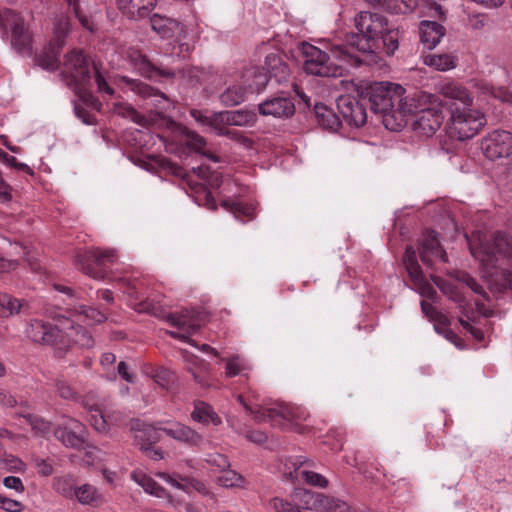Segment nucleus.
Listing matches in <instances>:
<instances>
[{
	"label": "nucleus",
	"instance_id": "obj_1",
	"mask_svg": "<svg viewBox=\"0 0 512 512\" xmlns=\"http://www.w3.org/2000/svg\"><path fill=\"white\" fill-rule=\"evenodd\" d=\"M355 26L359 33L349 35L345 44L332 46L331 53L335 60L360 66L363 63L361 56L374 52L388 23L381 14L362 11L355 17Z\"/></svg>",
	"mask_w": 512,
	"mask_h": 512
},
{
	"label": "nucleus",
	"instance_id": "obj_2",
	"mask_svg": "<svg viewBox=\"0 0 512 512\" xmlns=\"http://www.w3.org/2000/svg\"><path fill=\"white\" fill-rule=\"evenodd\" d=\"M470 251L492 277V291H512V243L506 234L496 232L489 240H480L478 246L470 244Z\"/></svg>",
	"mask_w": 512,
	"mask_h": 512
},
{
	"label": "nucleus",
	"instance_id": "obj_3",
	"mask_svg": "<svg viewBox=\"0 0 512 512\" xmlns=\"http://www.w3.org/2000/svg\"><path fill=\"white\" fill-rule=\"evenodd\" d=\"M405 89L395 83L375 82L369 87V103L375 113L383 116L382 123L384 128L392 126L391 119L396 118V114H405L411 112L406 108L404 100Z\"/></svg>",
	"mask_w": 512,
	"mask_h": 512
},
{
	"label": "nucleus",
	"instance_id": "obj_4",
	"mask_svg": "<svg viewBox=\"0 0 512 512\" xmlns=\"http://www.w3.org/2000/svg\"><path fill=\"white\" fill-rule=\"evenodd\" d=\"M10 32L12 47L23 56L32 55V37L25 27L23 17L8 9H0V35L4 38Z\"/></svg>",
	"mask_w": 512,
	"mask_h": 512
},
{
	"label": "nucleus",
	"instance_id": "obj_5",
	"mask_svg": "<svg viewBox=\"0 0 512 512\" xmlns=\"http://www.w3.org/2000/svg\"><path fill=\"white\" fill-rule=\"evenodd\" d=\"M60 77L76 94L85 98L92 97L85 91L82 93L90 80V70L88 60L81 50H72L64 56Z\"/></svg>",
	"mask_w": 512,
	"mask_h": 512
},
{
	"label": "nucleus",
	"instance_id": "obj_6",
	"mask_svg": "<svg viewBox=\"0 0 512 512\" xmlns=\"http://www.w3.org/2000/svg\"><path fill=\"white\" fill-rule=\"evenodd\" d=\"M301 53L304 58L303 69L307 74L320 77L342 76V64L345 63L339 60H337L339 63L331 62L330 57L334 58L331 52L329 55L318 47L307 42H303L301 44Z\"/></svg>",
	"mask_w": 512,
	"mask_h": 512
},
{
	"label": "nucleus",
	"instance_id": "obj_7",
	"mask_svg": "<svg viewBox=\"0 0 512 512\" xmlns=\"http://www.w3.org/2000/svg\"><path fill=\"white\" fill-rule=\"evenodd\" d=\"M116 259V253L112 249L101 250L92 249L78 253L75 257V262L79 269L86 275L93 279H104L106 273L104 266L107 263H112Z\"/></svg>",
	"mask_w": 512,
	"mask_h": 512
},
{
	"label": "nucleus",
	"instance_id": "obj_8",
	"mask_svg": "<svg viewBox=\"0 0 512 512\" xmlns=\"http://www.w3.org/2000/svg\"><path fill=\"white\" fill-rule=\"evenodd\" d=\"M53 434L65 447L80 450L85 446L87 430L75 418L63 415Z\"/></svg>",
	"mask_w": 512,
	"mask_h": 512
},
{
	"label": "nucleus",
	"instance_id": "obj_9",
	"mask_svg": "<svg viewBox=\"0 0 512 512\" xmlns=\"http://www.w3.org/2000/svg\"><path fill=\"white\" fill-rule=\"evenodd\" d=\"M303 466L311 467L312 462L304 456L289 458L285 463L286 470L284 476L292 482L299 481L300 478H302L311 486L320 488H326L328 486L329 482L324 476L313 471L302 470L301 468Z\"/></svg>",
	"mask_w": 512,
	"mask_h": 512
},
{
	"label": "nucleus",
	"instance_id": "obj_10",
	"mask_svg": "<svg viewBox=\"0 0 512 512\" xmlns=\"http://www.w3.org/2000/svg\"><path fill=\"white\" fill-rule=\"evenodd\" d=\"M297 495L303 496L304 505L302 508L304 509L316 512H354L346 502L323 493L303 490L296 493Z\"/></svg>",
	"mask_w": 512,
	"mask_h": 512
},
{
	"label": "nucleus",
	"instance_id": "obj_11",
	"mask_svg": "<svg viewBox=\"0 0 512 512\" xmlns=\"http://www.w3.org/2000/svg\"><path fill=\"white\" fill-rule=\"evenodd\" d=\"M481 147L490 160L507 157L512 153V133L510 130H491L483 138Z\"/></svg>",
	"mask_w": 512,
	"mask_h": 512
},
{
	"label": "nucleus",
	"instance_id": "obj_12",
	"mask_svg": "<svg viewBox=\"0 0 512 512\" xmlns=\"http://www.w3.org/2000/svg\"><path fill=\"white\" fill-rule=\"evenodd\" d=\"M151 313L156 317L163 318L171 326L176 327L183 331H188V334L196 333L202 324L204 316L195 309H183L179 313L164 314L158 308H153Z\"/></svg>",
	"mask_w": 512,
	"mask_h": 512
},
{
	"label": "nucleus",
	"instance_id": "obj_13",
	"mask_svg": "<svg viewBox=\"0 0 512 512\" xmlns=\"http://www.w3.org/2000/svg\"><path fill=\"white\" fill-rule=\"evenodd\" d=\"M27 335L33 342L55 345L61 338V331L50 323L33 320L27 328Z\"/></svg>",
	"mask_w": 512,
	"mask_h": 512
},
{
	"label": "nucleus",
	"instance_id": "obj_14",
	"mask_svg": "<svg viewBox=\"0 0 512 512\" xmlns=\"http://www.w3.org/2000/svg\"><path fill=\"white\" fill-rule=\"evenodd\" d=\"M259 112L264 116L289 118L295 113V105L287 97H274L259 104Z\"/></svg>",
	"mask_w": 512,
	"mask_h": 512
},
{
	"label": "nucleus",
	"instance_id": "obj_15",
	"mask_svg": "<svg viewBox=\"0 0 512 512\" xmlns=\"http://www.w3.org/2000/svg\"><path fill=\"white\" fill-rule=\"evenodd\" d=\"M130 64L144 77L153 78L159 75L165 78H173L175 73L171 70H164L156 67L146 55L139 51H131L129 53Z\"/></svg>",
	"mask_w": 512,
	"mask_h": 512
},
{
	"label": "nucleus",
	"instance_id": "obj_16",
	"mask_svg": "<svg viewBox=\"0 0 512 512\" xmlns=\"http://www.w3.org/2000/svg\"><path fill=\"white\" fill-rule=\"evenodd\" d=\"M338 107H342L341 114L347 125L360 128L366 124L367 114L365 107L358 101L353 103L348 101V99L339 98Z\"/></svg>",
	"mask_w": 512,
	"mask_h": 512
},
{
	"label": "nucleus",
	"instance_id": "obj_17",
	"mask_svg": "<svg viewBox=\"0 0 512 512\" xmlns=\"http://www.w3.org/2000/svg\"><path fill=\"white\" fill-rule=\"evenodd\" d=\"M156 6V0H118L120 11L131 20L147 17Z\"/></svg>",
	"mask_w": 512,
	"mask_h": 512
},
{
	"label": "nucleus",
	"instance_id": "obj_18",
	"mask_svg": "<svg viewBox=\"0 0 512 512\" xmlns=\"http://www.w3.org/2000/svg\"><path fill=\"white\" fill-rule=\"evenodd\" d=\"M159 429L173 439L189 446H199L203 440L202 436L197 431L179 422L171 423L169 426L159 427Z\"/></svg>",
	"mask_w": 512,
	"mask_h": 512
},
{
	"label": "nucleus",
	"instance_id": "obj_19",
	"mask_svg": "<svg viewBox=\"0 0 512 512\" xmlns=\"http://www.w3.org/2000/svg\"><path fill=\"white\" fill-rule=\"evenodd\" d=\"M437 92L445 98L459 101L465 107H470L473 104V97L469 90L462 84L447 80L438 84Z\"/></svg>",
	"mask_w": 512,
	"mask_h": 512
},
{
	"label": "nucleus",
	"instance_id": "obj_20",
	"mask_svg": "<svg viewBox=\"0 0 512 512\" xmlns=\"http://www.w3.org/2000/svg\"><path fill=\"white\" fill-rule=\"evenodd\" d=\"M120 81L125 83L127 86L130 87L132 91H134L136 94L141 96L142 98H156V104L155 106L158 108H163L164 106L161 104H165L168 102V97L159 90L151 87L150 85L141 82L137 79L129 78L128 76H121Z\"/></svg>",
	"mask_w": 512,
	"mask_h": 512
},
{
	"label": "nucleus",
	"instance_id": "obj_21",
	"mask_svg": "<svg viewBox=\"0 0 512 512\" xmlns=\"http://www.w3.org/2000/svg\"><path fill=\"white\" fill-rule=\"evenodd\" d=\"M445 28L435 21L423 20L419 24L420 39L429 49H433L445 35Z\"/></svg>",
	"mask_w": 512,
	"mask_h": 512
},
{
	"label": "nucleus",
	"instance_id": "obj_22",
	"mask_svg": "<svg viewBox=\"0 0 512 512\" xmlns=\"http://www.w3.org/2000/svg\"><path fill=\"white\" fill-rule=\"evenodd\" d=\"M265 64L271 78H274L278 84L286 83L290 78V69L283 57L276 53L266 56Z\"/></svg>",
	"mask_w": 512,
	"mask_h": 512
},
{
	"label": "nucleus",
	"instance_id": "obj_23",
	"mask_svg": "<svg viewBox=\"0 0 512 512\" xmlns=\"http://www.w3.org/2000/svg\"><path fill=\"white\" fill-rule=\"evenodd\" d=\"M442 111L435 107L423 108L413 116V128H440L443 122Z\"/></svg>",
	"mask_w": 512,
	"mask_h": 512
},
{
	"label": "nucleus",
	"instance_id": "obj_24",
	"mask_svg": "<svg viewBox=\"0 0 512 512\" xmlns=\"http://www.w3.org/2000/svg\"><path fill=\"white\" fill-rule=\"evenodd\" d=\"M81 405L90 414L89 422L91 426L100 433H107V423L103 418V408L94 400L93 396L86 395L82 398Z\"/></svg>",
	"mask_w": 512,
	"mask_h": 512
},
{
	"label": "nucleus",
	"instance_id": "obj_25",
	"mask_svg": "<svg viewBox=\"0 0 512 512\" xmlns=\"http://www.w3.org/2000/svg\"><path fill=\"white\" fill-rule=\"evenodd\" d=\"M159 427H163L160 422L148 425L144 424L141 427L137 424V426H133L134 433V445L138 447L140 450L146 446H150L159 441L158 431H160Z\"/></svg>",
	"mask_w": 512,
	"mask_h": 512
},
{
	"label": "nucleus",
	"instance_id": "obj_26",
	"mask_svg": "<svg viewBox=\"0 0 512 512\" xmlns=\"http://www.w3.org/2000/svg\"><path fill=\"white\" fill-rule=\"evenodd\" d=\"M220 118L221 128L223 126H245L253 125L257 115L252 111L235 110L221 111L217 116Z\"/></svg>",
	"mask_w": 512,
	"mask_h": 512
},
{
	"label": "nucleus",
	"instance_id": "obj_27",
	"mask_svg": "<svg viewBox=\"0 0 512 512\" xmlns=\"http://www.w3.org/2000/svg\"><path fill=\"white\" fill-rule=\"evenodd\" d=\"M266 412V421L271 422L273 425L282 426L284 421L293 423L301 419L299 412L289 406L280 405L277 408L264 409Z\"/></svg>",
	"mask_w": 512,
	"mask_h": 512
},
{
	"label": "nucleus",
	"instance_id": "obj_28",
	"mask_svg": "<svg viewBox=\"0 0 512 512\" xmlns=\"http://www.w3.org/2000/svg\"><path fill=\"white\" fill-rule=\"evenodd\" d=\"M112 112L114 115L129 119L133 123L146 126L151 123H156L154 118H147L145 115L140 114L132 105L124 102H116L113 104Z\"/></svg>",
	"mask_w": 512,
	"mask_h": 512
},
{
	"label": "nucleus",
	"instance_id": "obj_29",
	"mask_svg": "<svg viewBox=\"0 0 512 512\" xmlns=\"http://www.w3.org/2000/svg\"><path fill=\"white\" fill-rule=\"evenodd\" d=\"M450 121L453 124L459 125L476 124L477 128H483L486 125L485 115L481 111L474 109H455L451 113Z\"/></svg>",
	"mask_w": 512,
	"mask_h": 512
},
{
	"label": "nucleus",
	"instance_id": "obj_30",
	"mask_svg": "<svg viewBox=\"0 0 512 512\" xmlns=\"http://www.w3.org/2000/svg\"><path fill=\"white\" fill-rule=\"evenodd\" d=\"M191 418L204 425L212 423L217 426L221 424V418L214 411L212 406L203 401L194 402V410L191 413Z\"/></svg>",
	"mask_w": 512,
	"mask_h": 512
},
{
	"label": "nucleus",
	"instance_id": "obj_31",
	"mask_svg": "<svg viewBox=\"0 0 512 512\" xmlns=\"http://www.w3.org/2000/svg\"><path fill=\"white\" fill-rule=\"evenodd\" d=\"M181 72L193 87L213 84L217 78L216 74L210 69L191 67L183 69Z\"/></svg>",
	"mask_w": 512,
	"mask_h": 512
},
{
	"label": "nucleus",
	"instance_id": "obj_32",
	"mask_svg": "<svg viewBox=\"0 0 512 512\" xmlns=\"http://www.w3.org/2000/svg\"><path fill=\"white\" fill-rule=\"evenodd\" d=\"M314 114L320 128H338L342 124L333 109L323 103L314 105Z\"/></svg>",
	"mask_w": 512,
	"mask_h": 512
},
{
	"label": "nucleus",
	"instance_id": "obj_33",
	"mask_svg": "<svg viewBox=\"0 0 512 512\" xmlns=\"http://www.w3.org/2000/svg\"><path fill=\"white\" fill-rule=\"evenodd\" d=\"M180 145L186 146L192 151L197 153H201L202 155L208 157L214 162H218L219 158L213 154H208L203 151V147L206 144V141L203 137L196 134L193 130H182L181 138L179 139Z\"/></svg>",
	"mask_w": 512,
	"mask_h": 512
},
{
	"label": "nucleus",
	"instance_id": "obj_34",
	"mask_svg": "<svg viewBox=\"0 0 512 512\" xmlns=\"http://www.w3.org/2000/svg\"><path fill=\"white\" fill-rule=\"evenodd\" d=\"M421 246L422 251L420 253V259L423 264L431 266V257L433 255H438L439 249L441 248L437 233L434 231H426L423 235Z\"/></svg>",
	"mask_w": 512,
	"mask_h": 512
},
{
	"label": "nucleus",
	"instance_id": "obj_35",
	"mask_svg": "<svg viewBox=\"0 0 512 512\" xmlns=\"http://www.w3.org/2000/svg\"><path fill=\"white\" fill-rule=\"evenodd\" d=\"M61 48L51 42L49 47L35 56V63L45 70L54 71L58 68V55Z\"/></svg>",
	"mask_w": 512,
	"mask_h": 512
},
{
	"label": "nucleus",
	"instance_id": "obj_36",
	"mask_svg": "<svg viewBox=\"0 0 512 512\" xmlns=\"http://www.w3.org/2000/svg\"><path fill=\"white\" fill-rule=\"evenodd\" d=\"M424 64L438 71H447L456 67L457 58L451 54H429L424 57Z\"/></svg>",
	"mask_w": 512,
	"mask_h": 512
},
{
	"label": "nucleus",
	"instance_id": "obj_37",
	"mask_svg": "<svg viewBox=\"0 0 512 512\" xmlns=\"http://www.w3.org/2000/svg\"><path fill=\"white\" fill-rule=\"evenodd\" d=\"M403 263L406 270L415 283H421L423 274L420 265L417 262L416 251L412 246H407L403 256Z\"/></svg>",
	"mask_w": 512,
	"mask_h": 512
},
{
	"label": "nucleus",
	"instance_id": "obj_38",
	"mask_svg": "<svg viewBox=\"0 0 512 512\" xmlns=\"http://www.w3.org/2000/svg\"><path fill=\"white\" fill-rule=\"evenodd\" d=\"M68 305L71 306L70 310L74 311L80 316H83L87 320L93 321L94 323H102L107 319L105 313L98 310L97 308L83 304H74L72 302Z\"/></svg>",
	"mask_w": 512,
	"mask_h": 512
},
{
	"label": "nucleus",
	"instance_id": "obj_39",
	"mask_svg": "<svg viewBox=\"0 0 512 512\" xmlns=\"http://www.w3.org/2000/svg\"><path fill=\"white\" fill-rule=\"evenodd\" d=\"M71 30V23L69 16L65 14H60L56 18V23L54 27V39L52 42H54L58 48H62L65 43V37L68 35V33Z\"/></svg>",
	"mask_w": 512,
	"mask_h": 512
},
{
	"label": "nucleus",
	"instance_id": "obj_40",
	"mask_svg": "<svg viewBox=\"0 0 512 512\" xmlns=\"http://www.w3.org/2000/svg\"><path fill=\"white\" fill-rule=\"evenodd\" d=\"M186 370L191 373L195 382L203 387L209 386V364L203 359H195V368L186 366Z\"/></svg>",
	"mask_w": 512,
	"mask_h": 512
},
{
	"label": "nucleus",
	"instance_id": "obj_41",
	"mask_svg": "<svg viewBox=\"0 0 512 512\" xmlns=\"http://www.w3.org/2000/svg\"><path fill=\"white\" fill-rule=\"evenodd\" d=\"M22 303L19 299L9 294H0V317L7 318L18 314L21 310Z\"/></svg>",
	"mask_w": 512,
	"mask_h": 512
},
{
	"label": "nucleus",
	"instance_id": "obj_42",
	"mask_svg": "<svg viewBox=\"0 0 512 512\" xmlns=\"http://www.w3.org/2000/svg\"><path fill=\"white\" fill-rule=\"evenodd\" d=\"M190 114L195 119V121L201 126H206L208 128H221L220 118L217 117L219 115V112H209L207 110L201 111L197 109H192L190 111Z\"/></svg>",
	"mask_w": 512,
	"mask_h": 512
},
{
	"label": "nucleus",
	"instance_id": "obj_43",
	"mask_svg": "<svg viewBox=\"0 0 512 512\" xmlns=\"http://www.w3.org/2000/svg\"><path fill=\"white\" fill-rule=\"evenodd\" d=\"M217 482L225 488H243L245 479L241 474L227 468L222 471V475L218 477Z\"/></svg>",
	"mask_w": 512,
	"mask_h": 512
},
{
	"label": "nucleus",
	"instance_id": "obj_44",
	"mask_svg": "<svg viewBox=\"0 0 512 512\" xmlns=\"http://www.w3.org/2000/svg\"><path fill=\"white\" fill-rule=\"evenodd\" d=\"M244 76L247 78V80L252 78V82L248 84L249 88L257 92L264 89L269 81L267 74L258 67L248 69Z\"/></svg>",
	"mask_w": 512,
	"mask_h": 512
},
{
	"label": "nucleus",
	"instance_id": "obj_45",
	"mask_svg": "<svg viewBox=\"0 0 512 512\" xmlns=\"http://www.w3.org/2000/svg\"><path fill=\"white\" fill-rule=\"evenodd\" d=\"M421 310L429 320L435 322V329L438 330L439 326H448L449 319L446 315L438 311L432 304L421 301Z\"/></svg>",
	"mask_w": 512,
	"mask_h": 512
},
{
	"label": "nucleus",
	"instance_id": "obj_46",
	"mask_svg": "<svg viewBox=\"0 0 512 512\" xmlns=\"http://www.w3.org/2000/svg\"><path fill=\"white\" fill-rule=\"evenodd\" d=\"M245 90L241 86L228 87L221 95L220 100L226 106L239 105L244 101Z\"/></svg>",
	"mask_w": 512,
	"mask_h": 512
},
{
	"label": "nucleus",
	"instance_id": "obj_47",
	"mask_svg": "<svg viewBox=\"0 0 512 512\" xmlns=\"http://www.w3.org/2000/svg\"><path fill=\"white\" fill-rule=\"evenodd\" d=\"M173 21L167 17L154 14L150 18L151 28L161 37H169L172 32Z\"/></svg>",
	"mask_w": 512,
	"mask_h": 512
},
{
	"label": "nucleus",
	"instance_id": "obj_48",
	"mask_svg": "<svg viewBox=\"0 0 512 512\" xmlns=\"http://www.w3.org/2000/svg\"><path fill=\"white\" fill-rule=\"evenodd\" d=\"M68 335L76 344L84 348H91L94 346V339L91 333L82 326H72Z\"/></svg>",
	"mask_w": 512,
	"mask_h": 512
},
{
	"label": "nucleus",
	"instance_id": "obj_49",
	"mask_svg": "<svg viewBox=\"0 0 512 512\" xmlns=\"http://www.w3.org/2000/svg\"><path fill=\"white\" fill-rule=\"evenodd\" d=\"M383 46L387 55H393L399 47L400 31L399 29H386L382 35Z\"/></svg>",
	"mask_w": 512,
	"mask_h": 512
},
{
	"label": "nucleus",
	"instance_id": "obj_50",
	"mask_svg": "<svg viewBox=\"0 0 512 512\" xmlns=\"http://www.w3.org/2000/svg\"><path fill=\"white\" fill-rule=\"evenodd\" d=\"M74 495L81 504H91L99 499L97 490L89 484H84L76 488Z\"/></svg>",
	"mask_w": 512,
	"mask_h": 512
},
{
	"label": "nucleus",
	"instance_id": "obj_51",
	"mask_svg": "<svg viewBox=\"0 0 512 512\" xmlns=\"http://www.w3.org/2000/svg\"><path fill=\"white\" fill-rule=\"evenodd\" d=\"M0 464L8 471L24 472L26 465L18 457L11 454H0Z\"/></svg>",
	"mask_w": 512,
	"mask_h": 512
},
{
	"label": "nucleus",
	"instance_id": "obj_52",
	"mask_svg": "<svg viewBox=\"0 0 512 512\" xmlns=\"http://www.w3.org/2000/svg\"><path fill=\"white\" fill-rule=\"evenodd\" d=\"M131 478L137 484H139L141 487H143V489L146 492H148L150 494L158 495V490L160 489V487L152 478L148 477L146 474H144L142 472H133L131 474Z\"/></svg>",
	"mask_w": 512,
	"mask_h": 512
},
{
	"label": "nucleus",
	"instance_id": "obj_53",
	"mask_svg": "<svg viewBox=\"0 0 512 512\" xmlns=\"http://www.w3.org/2000/svg\"><path fill=\"white\" fill-rule=\"evenodd\" d=\"M56 393L59 397L68 401H78L79 395L76 390L64 380H57L55 383Z\"/></svg>",
	"mask_w": 512,
	"mask_h": 512
},
{
	"label": "nucleus",
	"instance_id": "obj_54",
	"mask_svg": "<svg viewBox=\"0 0 512 512\" xmlns=\"http://www.w3.org/2000/svg\"><path fill=\"white\" fill-rule=\"evenodd\" d=\"M155 382L163 389H170L175 382V374L164 368L158 369L154 374Z\"/></svg>",
	"mask_w": 512,
	"mask_h": 512
},
{
	"label": "nucleus",
	"instance_id": "obj_55",
	"mask_svg": "<svg viewBox=\"0 0 512 512\" xmlns=\"http://www.w3.org/2000/svg\"><path fill=\"white\" fill-rule=\"evenodd\" d=\"M237 400L239 403L243 405L245 410L253 417L256 422H265L266 421V412L264 408L259 405H250L248 404L242 395L237 396Z\"/></svg>",
	"mask_w": 512,
	"mask_h": 512
},
{
	"label": "nucleus",
	"instance_id": "obj_56",
	"mask_svg": "<svg viewBox=\"0 0 512 512\" xmlns=\"http://www.w3.org/2000/svg\"><path fill=\"white\" fill-rule=\"evenodd\" d=\"M218 135L228 136L230 139L236 141L245 148H251L253 145V140L248 136L243 135L238 130H218Z\"/></svg>",
	"mask_w": 512,
	"mask_h": 512
},
{
	"label": "nucleus",
	"instance_id": "obj_57",
	"mask_svg": "<svg viewBox=\"0 0 512 512\" xmlns=\"http://www.w3.org/2000/svg\"><path fill=\"white\" fill-rule=\"evenodd\" d=\"M205 461L220 471L230 468V462L224 454L220 453H209L206 455Z\"/></svg>",
	"mask_w": 512,
	"mask_h": 512
},
{
	"label": "nucleus",
	"instance_id": "obj_58",
	"mask_svg": "<svg viewBox=\"0 0 512 512\" xmlns=\"http://www.w3.org/2000/svg\"><path fill=\"white\" fill-rule=\"evenodd\" d=\"M431 280L434 282V284L448 297L453 299L454 301H457V292L456 287L447 282L446 280L438 277V276H431Z\"/></svg>",
	"mask_w": 512,
	"mask_h": 512
},
{
	"label": "nucleus",
	"instance_id": "obj_59",
	"mask_svg": "<svg viewBox=\"0 0 512 512\" xmlns=\"http://www.w3.org/2000/svg\"><path fill=\"white\" fill-rule=\"evenodd\" d=\"M245 369V364L239 356L232 357L226 361V376L234 377Z\"/></svg>",
	"mask_w": 512,
	"mask_h": 512
},
{
	"label": "nucleus",
	"instance_id": "obj_60",
	"mask_svg": "<svg viewBox=\"0 0 512 512\" xmlns=\"http://www.w3.org/2000/svg\"><path fill=\"white\" fill-rule=\"evenodd\" d=\"M460 280L469 287L474 293L481 295L484 299L488 300V294L485 291L484 287L479 284L475 278H473L471 275L464 273Z\"/></svg>",
	"mask_w": 512,
	"mask_h": 512
},
{
	"label": "nucleus",
	"instance_id": "obj_61",
	"mask_svg": "<svg viewBox=\"0 0 512 512\" xmlns=\"http://www.w3.org/2000/svg\"><path fill=\"white\" fill-rule=\"evenodd\" d=\"M95 82L99 92H104L108 95H113L114 90L109 86L105 76L101 73L96 63H93Z\"/></svg>",
	"mask_w": 512,
	"mask_h": 512
},
{
	"label": "nucleus",
	"instance_id": "obj_62",
	"mask_svg": "<svg viewBox=\"0 0 512 512\" xmlns=\"http://www.w3.org/2000/svg\"><path fill=\"white\" fill-rule=\"evenodd\" d=\"M270 506L276 511V512H299V508L291 504L290 502L275 497L270 500Z\"/></svg>",
	"mask_w": 512,
	"mask_h": 512
},
{
	"label": "nucleus",
	"instance_id": "obj_63",
	"mask_svg": "<svg viewBox=\"0 0 512 512\" xmlns=\"http://www.w3.org/2000/svg\"><path fill=\"white\" fill-rule=\"evenodd\" d=\"M451 140L464 141L477 135V130H443Z\"/></svg>",
	"mask_w": 512,
	"mask_h": 512
},
{
	"label": "nucleus",
	"instance_id": "obj_64",
	"mask_svg": "<svg viewBox=\"0 0 512 512\" xmlns=\"http://www.w3.org/2000/svg\"><path fill=\"white\" fill-rule=\"evenodd\" d=\"M0 507L3 508L7 512H20V511H22L23 505L21 502H19L17 500H13V499L1 496Z\"/></svg>",
	"mask_w": 512,
	"mask_h": 512
}]
</instances>
